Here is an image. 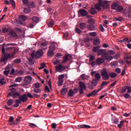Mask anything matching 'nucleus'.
<instances>
[{
  "label": "nucleus",
  "mask_w": 131,
  "mask_h": 131,
  "mask_svg": "<svg viewBox=\"0 0 131 131\" xmlns=\"http://www.w3.org/2000/svg\"><path fill=\"white\" fill-rule=\"evenodd\" d=\"M19 99L15 100V104H13V107L18 108L19 107V104H20L21 102H25L28 100V97L26 94L20 95Z\"/></svg>",
  "instance_id": "3"
},
{
  "label": "nucleus",
  "mask_w": 131,
  "mask_h": 131,
  "mask_svg": "<svg viewBox=\"0 0 131 131\" xmlns=\"http://www.w3.org/2000/svg\"><path fill=\"white\" fill-rule=\"evenodd\" d=\"M20 18L22 20V21H24L26 20L27 17L24 15H21L20 16Z\"/></svg>",
  "instance_id": "56"
},
{
  "label": "nucleus",
  "mask_w": 131,
  "mask_h": 131,
  "mask_svg": "<svg viewBox=\"0 0 131 131\" xmlns=\"http://www.w3.org/2000/svg\"><path fill=\"white\" fill-rule=\"evenodd\" d=\"M33 59L34 58H32L28 59V61H29L30 65H33L34 64V62L33 60Z\"/></svg>",
  "instance_id": "46"
},
{
  "label": "nucleus",
  "mask_w": 131,
  "mask_h": 131,
  "mask_svg": "<svg viewBox=\"0 0 131 131\" xmlns=\"http://www.w3.org/2000/svg\"><path fill=\"white\" fill-rule=\"evenodd\" d=\"M68 92V88L67 86H64L62 90L61 91V94L62 95H64Z\"/></svg>",
  "instance_id": "19"
},
{
  "label": "nucleus",
  "mask_w": 131,
  "mask_h": 131,
  "mask_svg": "<svg viewBox=\"0 0 131 131\" xmlns=\"http://www.w3.org/2000/svg\"><path fill=\"white\" fill-rule=\"evenodd\" d=\"M99 28L101 32H104V31H105L104 28H103V27L102 25H100L99 26Z\"/></svg>",
  "instance_id": "60"
},
{
  "label": "nucleus",
  "mask_w": 131,
  "mask_h": 131,
  "mask_svg": "<svg viewBox=\"0 0 131 131\" xmlns=\"http://www.w3.org/2000/svg\"><path fill=\"white\" fill-rule=\"evenodd\" d=\"M2 54L4 55L1 58V62L7 64L8 62V59H13L14 56L16 55V52H13L12 53H6L5 48L4 47H2Z\"/></svg>",
  "instance_id": "1"
},
{
  "label": "nucleus",
  "mask_w": 131,
  "mask_h": 131,
  "mask_svg": "<svg viewBox=\"0 0 131 131\" xmlns=\"http://www.w3.org/2000/svg\"><path fill=\"white\" fill-rule=\"evenodd\" d=\"M126 90H127V86H124L122 88V93H125V92H126Z\"/></svg>",
  "instance_id": "39"
},
{
  "label": "nucleus",
  "mask_w": 131,
  "mask_h": 131,
  "mask_svg": "<svg viewBox=\"0 0 131 131\" xmlns=\"http://www.w3.org/2000/svg\"><path fill=\"white\" fill-rule=\"evenodd\" d=\"M89 12L92 15H95L98 13V12L94 8H91L90 10H89Z\"/></svg>",
  "instance_id": "18"
},
{
  "label": "nucleus",
  "mask_w": 131,
  "mask_h": 131,
  "mask_svg": "<svg viewBox=\"0 0 131 131\" xmlns=\"http://www.w3.org/2000/svg\"><path fill=\"white\" fill-rule=\"evenodd\" d=\"M7 104L8 106H11L12 104H13V99H8Z\"/></svg>",
  "instance_id": "34"
},
{
  "label": "nucleus",
  "mask_w": 131,
  "mask_h": 131,
  "mask_svg": "<svg viewBox=\"0 0 131 131\" xmlns=\"http://www.w3.org/2000/svg\"><path fill=\"white\" fill-rule=\"evenodd\" d=\"M115 53L114 51L110 50L107 52V53H104V54L102 55V58L106 59V61H111L114 59L113 55H115Z\"/></svg>",
  "instance_id": "4"
},
{
  "label": "nucleus",
  "mask_w": 131,
  "mask_h": 131,
  "mask_svg": "<svg viewBox=\"0 0 131 131\" xmlns=\"http://www.w3.org/2000/svg\"><path fill=\"white\" fill-rule=\"evenodd\" d=\"M102 58H98L97 59H96V62L97 63V64H98V66H101L102 64H103L104 63V62H105V58L102 57Z\"/></svg>",
  "instance_id": "14"
},
{
  "label": "nucleus",
  "mask_w": 131,
  "mask_h": 131,
  "mask_svg": "<svg viewBox=\"0 0 131 131\" xmlns=\"http://www.w3.org/2000/svg\"><path fill=\"white\" fill-rule=\"evenodd\" d=\"M76 93L72 89H70V91H69V97H72Z\"/></svg>",
  "instance_id": "23"
},
{
  "label": "nucleus",
  "mask_w": 131,
  "mask_h": 131,
  "mask_svg": "<svg viewBox=\"0 0 131 131\" xmlns=\"http://www.w3.org/2000/svg\"><path fill=\"white\" fill-rule=\"evenodd\" d=\"M32 20L34 23H37L39 22V18L36 16H34L32 18Z\"/></svg>",
  "instance_id": "30"
},
{
  "label": "nucleus",
  "mask_w": 131,
  "mask_h": 131,
  "mask_svg": "<svg viewBox=\"0 0 131 131\" xmlns=\"http://www.w3.org/2000/svg\"><path fill=\"white\" fill-rule=\"evenodd\" d=\"M50 50H51L53 51L54 52V51L55 50V49H56V47L54 45H51L50 47Z\"/></svg>",
  "instance_id": "41"
},
{
  "label": "nucleus",
  "mask_w": 131,
  "mask_h": 131,
  "mask_svg": "<svg viewBox=\"0 0 131 131\" xmlns=\"http://www.w3.org/2000/svg\"><path fill=\"white\" fill-rule=\"evenodd\" d=\"M75 32H76L78 34H79V33H81V31L78 28H75Z\"/></svg>",
  "instance_id": "63"
},
{
  "label": "nucleus",
  "mask_w": 131,
  "mask_h": 131,
  "mask_svg": "<svg viewBox=\"0 0 131 131\" xmlns=\"http://www.w3.org/2000/svg\"><path fill=\"white\" fill-rule=\"evenodd\" d=\"M92 94L93 96H96V95H98V93H97L96 90H93V92H92Z\"/></svg>",
  "instance_id": "59"
},
{
  "label": "nucleus",
  "mask_w": 131,
  "mask_h": 131,
  "mask_svg": "<svg viewBox=\"0 0 131 131\" xmlns=\"http://www.w3.org/2000/svg\"><path fill=\"white\" fill-rule=\"evenodd\" d=\"M45 93H46V92L50 93V90L48 86H45Z\"/></svg>",
  "instance_id": "61"
},
{
  "label": "nucleus",
  "mask_w": 131,
  "mask_h": 131,
  "mask_svg": "<svg viewBox=\"0 0 131 131\" xmlns=\"http://www.w3.org/2000/svg\"><path fill=\"white\" fill-rule=\"evenodd\" d=\"M20 95V94L18 92H10L9 93L8 96H11L13 98H16L17 96H18V98L19 97Z\"/></svg>",
  "instance_id": "13"
},
{
  "label": "nucleus",
  "mask_w": 131,
  "mask_h": 131,
  "mask_svg": "<svg viewBox=\"0 0 131 131\" xmlns=\"http://www.w3.org/2000/svg\"><path fill=\"white\" fill-rule=\"evenodd\" d=\"M22 80V78L19 77H17L15 79V82H18V83H20L21 82Z\"/></svg>",
  "instance_id": "45"
},
{
  "label": "nucleus",
  "mask_w": 131,
  "mask_h": 131,
  "mask_svg": "<svg viewBox=\"0 0 131 131\" xmlns=\"http://www.w3.org/2000/svg\"><path fill=\"white\" fill-rule=\"evenodd\" d=\"M13 62L14 63L19 64L21 62V59H16L13 60Z\"/></svg>",
  "instance_id": "43"
},
{
  "label": "nucleus",
  "mask_w": 131,
  "mask_h": 131,
  "mask_svg": "<svg viewBox=\"0 0 131 131\" xmlns=\"http://www.w3.org/2000/svg\"><path fill=\"white\" fill-rule=\"evenodd\" d=\"M57 59L58 58H56V60L54 61V65H55V66L57 65L60 62V60H58Z\"/></svg>",
  "instance_id": "52"
},
{
  "label": "nucleus",
  "mask_w": 131,
  "mask_h": 131,
  "mask_svg": "<svg viewBox=\"0 0 131 131\" xmlns=\"http://www.w3.org/2000/svg\"><path fill=\"white\" fill-rule=\"evenodd\" d=\"M24 11L25 13H29L31 12V9L29 7L26 8L24 9Z\"/></svg>",
  "instance_id": "37"
},
{
  "label": "nucleus",
  "mask_w": 131,
  "mask_h": 131,
  "mask_svg": "<svg viewBox=\"0 0 131 131\" xmlns=\"http://www.w3.org/2000/svg\"><path fill=\"white\" fill-rule=\"evenodd\" d=\"M127 90H128L127 93H131V86H127Z\"/></svg>",
  "instance_id": "64"
},
{
  "label": "nucleus",
  "mask_w": 131,
  "mask_h": 131,
  "mask_svg": "<svg viewBox=\"0 0 131 131\" xmlns=\"http://www.w3.org/2000/svg\"><path fill=\"white\" fill-rule=\"evenodd\" d=\"M41 90L40 89H34V92L37 94L41 93Z\"/></svg>",
  "instance_id": "44"
},
{
  "label": "nucleus",
  "mask_w": 131,
  "mask_h": 131,
  "mask_svg": "<svg viewBox=\"0 0 131 131\" xmlns=\"http://www.w3.org/2000/svg\"><path fill=\"white\" fill-rule=\"evenodd\" d=\"M35 5L34 3V2H29L27 5V7H28L29 8H34L35 7Z\"/></svg>",
  "instance_id": "28"
},
{
  "label": "nucleus",
  "mask_w": 131,
  "mask_h": 131,
  "mask_svg": "<svg viewBox=\"0 0 131 131\" xmlns=\"http://www.w3.org/2000/svg\"><path fill=\"white\" fill-rule=\"evenodd\" d=\"M95 77L96 80V82L99 81L101 79V76L99 73H96L95 74Z\"/></svg>",
  "instance_id": "24"
},
{
  "label": "nucleus",
  "mask_w": 131,
  "mask_h": 131,
  "mask_svg": "<svg viewBox=\"0 0 131 131\" xmlns=\"http://www.w3.org/2000/svg\"><path fill=\"white\" fill-rule=\"evenodd\" d=\"M89 35L91 37H95V36H96L97 35V33L96 32H90L89 33Z\"/></svg>",
  "instance_id": "33"
},
{
  "label": "nucleus",
  "mask_w": 131,
  "mask_h": 131,
  "mask_svg": "<svg viewBox=\"0 0 131 131\" xmlns=\"http://www.w3.org/2000/svg\"><path fill=\"white\" fill-rule=\"evenodd\" d=\"M102 7V0H98V3L95 5V8L97 11H101Z\"/></svg>",
  "instance_id": "10"
},
{
  "label": "nucleus",
  "mask_w": 131,
  "mask_h": 131,
  "mask_svg": "<svg viewBox=\"0 0 131 131\" xmlns=\"http://www.w3.org/2000/svg\"><path fill=\"white\" fill-rule=\"evenodd\" d=\"M115 19L116 21H119L121 22V21H122V17H119V18L115 17Z\"/></svg>",
  "instance_id": "57"
},
{
  "label": "nucleus",
  "mask_w": 131,
  "mask_h": 131,
  "mask_svg": "<svg viewBox=\"0 0 131 131\" xmlns=\"http://www.w3.org/2000/svg\"><path fill=\"white\" fill-rule=\"evenodd\" d=\"M23 73H24L23 71L19 70V71H17L16 73H15V75L19 74L20 75H23Z\"/></svg>",
  "instance_id": "49"
},
{
  "label": "nucleus",
  "mask_w": 131,
  "mask_h": 131,
  "mask_svg": "<svg viewBox=\"0 0 131 131\" xmlns=\"http://www.w3.org/2000/svg\"><path fill=\"white\" fill-rule=\"evenodd\" d=\"M86 89L85 83L83 82L79 81V86L78 90L79 91V94L82 95L84 94V90L85 91Z\"/></svg>",
  "instance_id": "7"
},
{
  "label": "nucleus",
  "mask_w": 131,
  "mask_h": 131,
  "mask_svg": "<svg viewBox=\"0 0 131 131\" xmlns=\"http://www.w3.org/2000/svg\"><path fill=\"white\" fill-rule=\"evenodd\" d=\"M104 53V50L103 49H99L98 52H97V55L98 56H101V55H103Z\"/></svg>",
  "instance_id": "26"
},
{
  "label": "nucleus",
  "mask_w": 131,
  "mask_h": 131,
  "mask_svg": "<svg viewBox=\"0 0 131 131\" xmlns=\"http://www.w3.org/2000/svg\"><path fill=\"white\" fill-rule=\"evenodd\" d=\"M78 126L80 128H85L86 129L91 128V126L87 125H78Z\"/></svg>",
  "instance_id": "32"
},
{
  "label": "nucleus",
  "mask_w": 131,
  "mask_h": 131,
  "mask_svg": "<svg viewBox=\"0 0 131 131\" xmlns=\"http://www.w3.org/2000/svg\"><path fill=\"white\" fill-rule=\"evenodd\" d=\"M110 83V81H103L101 84V87L103 89V87L105 86H107L108 85V84H109Z\"/></svg>",
  "instance_id": "25"
},
{
  "label": "nucleus",
  "mask_w": 131,
  "mask_h": 131,
  "mask_svg": "<svg viewBox=\"0 0 131 131\" xmlns=\"http://www.w3.org/2000/svg\"><path fill=\"white\" fill-rule=\"evenodd\" d=\"M67 68V66H63L61 64H59L58 66L56 67V71L57 72L61 73L65 71Z\"/></svg>",
  "instance_id": "9"
},
{
  "label": "nucleus",
  "mask_w": 131,
  "mask_h": 131,
  "mask_svg": "<svg viewBox=\"0 0 131 131\" xmlns=\"http://www.w3.org/2000/svg\"><path fill=\"white\" fill-rule=\"evenodd\" d=\"M91 66L93 68H96L97 67V66H98L96 61H92L91 62Z\"/></svg>",
  "instance_id": "38"
},
{
  "label": "nucleus",
  "mask_w": 131,
  "mask_h": 131,
  "mask_svg": "<svg viewBox=\"0 0 131 131\" xmlns=\"http://www.w3.org/2000/svg\"><path fill=\"white\" fill-rule=\"evenodd\" d=\"M64 78V74H61L60 75H59V78H58V80H63Z\"/></svg>",
  "instance_id": "58"
},
{
  "label": "nucleus",
  "mask_w": 131,
  "mask_h": 131,
  "mask_svg": "<svg viewBox=\"0 0 131 131\" xmlns=\"http://www.w3.org/2000/svg\"><path fill=\"white\" fill-rule=\"evenodd\" d=\"M124 97L126 99H129V98H130V95L128 93H126L124 95Z\"/></svg>",
  "instance_id": "51"
},
{
  "label": "nucleus",
  "mask_w": 131,
  "mask_h": 131,
  "mask_svg": "<svg viewBox=\"0 0 131 131\" xmlns=\"http://www.w3.org/2000/svg\"><path fill=\"white\" fill-rule=\"evenodd\" d=\"M15 74H17V70H16V71H15V69H12L11 70V72H10V74H11V75H14V74H15Z\"/></svg>",
  "instance_id": "53"
},
{
  "label": "nucleus",
  "mask_w": 131,
  "mask_h": 131,
  "mask_svg": "<svg viewBox=\"0 0 131 131\" xmlns=\"http://www.w3.org/2000/svg\"><path fill=\"white\" fill-rule=\"evenodd\" d=\"M80 77L81 78V79L83 81L88 80L90 78V77L89 76L86 75L85 74H82V75H81Z\"/></svg>",
  "instance_id": "22"
},
{
  "label": "nucleus",
  "mask_w": 131,
  "mask_h": 131,
  "mask_svg": "<svg viewBox=\"0 0 131 131\" xmlns=\"http://www.w3.org/2000/svg\"><path fill=\"white\" fill-rule=\"evenodd\" d=\"M88 23L89 24H94L95 23V20L94 19H89Z\"/></svg>",
  "instance_id": "47"
},
{
  "label": "nucleus",
  "mask_w": 131,
  "mask_h": 131,
  "mask_svg": "<svg viewBox=\"0 0 131 131\" xmlns=\"http://www.w3.org/2000/svg\"><path fill=\"white\" fill-rule=\"evenodd\" d=\"M102 7L104 9L110 8V3L108 1H104L102 3Z\"/></svg>",
  "instance_id": "15"
},
{
  "label": "nucleus",
  "mask_w": 131,
  "mask_h": 131,
  "mask_svg": "<svg viewBox=\"0 0 131 131\" xmlns=\"http://www.w3.org/2000/svg\"><path fill=\"white\" fill-rule=\"evenodd\" d=\"M9 73H10V70H9V68L8 69H6V70L4 71V74L6 76H9Z\"/></svg>",
  "instance_id": "36"
},
{
  "label": "nucleus",
  "mask_w": 131,
  "mask_h": 131,
  "mask_svg": "<svg viewBox=\"0 0 131 131\" xmlns=\"http://www.w3.org/2000/svg\"><path fill=\"white\" fill-rule=\"evenodd\" d=\"M126 16H128V17L131 18V10L129 9L128 13L126 14Z\"/></svg>",
  "instance_id": "54"
},
{
  "label": "nucleus",
  "mask_w": 131,
  "mask_h": 131,
  "mask_svg": "<svg viewBox=\"0 0 131 131\" xmlns=\"http://www.w3.org/2000/svg\"><path fill=\"white\" fill-rule=\"evenodd\" d=\"M98 82L96 78L92 79V82H89L88 83V88L91 90H93L94 87L97 85Z\"/></svg>",
  "instance_id": "8"
},
{
  "label": "nucleus",
  "mask_w": 131,
  "mask_h": 131,
  "mask_svg": "<svg viewBox=\"0 0 131 131\" xmlns=\"http://www.w3.org/2000/svg\"><path fill=\"white\" fill-rule=\"evenodd\" d=\"M40 85L39 83H38V82L34 84V87H35L36 89H39V88H40Z\"/></svg>",
  "instance_id": "55"
},
{
  "label": "nucleus",
  "mask_w": 131,
  "mask_h": 131,
  "mask_svg": "<svg viewBox=\"0 0 131 131\" xmlns=\"http://www.w3.org/2000/svg\"><path fill=\"white\" fill-rule=\"evenodd\" d=\"M100 43V40L99 39H96L93 41V44L94 46H97Z\"/></svg>",
  "instance_id": "27"
},
{
  "label": "nucleus",
  "mask_w": 131,
  "mask_h": 131,
  "mask_svg": "<svg viewBox=\"0 0 131 131\" xmlns=\"http://www.w3.org/2000/svg\"><path fill=\"white\" fill-rule=\"evenodd\" d=\"M112 9L117 10L118 12H121L123 11V7L122 6H119L117 2H114L112 5Z\"/></svg>",
  "instance_id": "6"
},
{
  "label": "nucleus",
  "mask_w": 131,
  "mask_h": 131,
  "mask_svg": "<svg viewBox=\"0 0 131 131\" xmlns=\"http://www.w3.org/2000/svg\"><path fill=\"white\" fill-rule=\"evenodd\" d=\"M10 2L12 7L13 8V9H15V8H16V4L15 3V1H14V0H10Z\"/></svg>",
  "instance_id": "35"
},
{
  "label": "nucleus",
  "mask_w": 131,
  "mask_h": 131,
  "mask_svg": "<svg viewBox=\"0 0 131 131\" xmlns=\"http://www.w3.org/2000/svg\"><path fill=\"white\" fill-rule=\"evenodd\" d=\"M45 65H46V64L45 63H41V67L40 68H39V70H41L44 69Z\"/></svg>",
  "instance_id": "62"
},
{
  "label": "nucleus",
  "mask_w": 131,
  "mask_h": 131,
  "mask_svg": "<svg viewBox=\"0 0 131 131\" xmlns=\"http://www.w3.org/2000/svg\"><path fill=\"white\" fill-rule=\"evenodd\" d=\"M86 27V25L85 23H81L80 25H79V28L81 29H84Z\"/></svg>",
  "instance_id": "29"
},
{
  "label": "nucleus",
  "mask_w": 131,
  "mask_h": 131,
  "mask_svg": "<svg viewBox=\"0 0 131 131\" xmlns=\"http://www.w3.org/2000/svg\"><path fill=\"white\" fill-rule=\"evenodd\" d=\"M95 26L94 24H89L87 26V29L90 31H95Z\"/></svg>",
  "instance_id": "17"
},
{
  "label": "nucleus",
  "mask_w": 131,
  "mask_h": 131,
  "mask_svg": "<svg viewBox=\"0 0 131 131\" xmlns=\"http://www.w3.org/2000/svg\"><path fill=\"white\" fill-rule=\"evenodd\" d=\"M78 14L79 16L82 17H85L88 16V12L84 9H80L78 11Z\"/></svg>",
  "instance_id": "12"
},
{
  "label": "nucleus",
  "mask_w": 131,
  "mask_h": 131,
  "mask_svg": "<svg viewBox=\"0 0 131 131\" xmlns=\"http://www.w3.org/2000/svg\"><path fill=\"white\" fill-rule=\"evenodd\" d=\"M54 51L49 50V51L48 52V55L49 56V57H53V56H54Z\"/></svg>",
  "instance_id": "31"
},
{
  "label": "nucleus",
  "mask_w": 131,
  "mask_h": 131,
  "mask_svg": "<svg viewBox=\"0 0 131 131\" xmlns=\"http://www.w3.org/2000/svg\"><path fill=\"white\" fill-rule=\"evenodd\" d=\"M94 60H95V57H94V56L91 55V56H90L89 61H90V62H93V61H94Z\"/></svg>",
  "instance_id": "48"
},
{
  "label": "nucleus",
  "mask_w": 131,
  "mask_h": 131,
  "mask_svg": "<svg viewBox=\"0 0 131 131\" xmlns=\"http://www.w3.org/2000/svg\"><path fill=\"white\" fill-rule=\"evenodd\" d=\"M101 48V47L98 45L97 46L93 47L92 49V52L93 53H98V51L99 50V49Z\"/></svg>",
  "instance_id": "21"
},
{
  "label": "nucleus",
  "mask_w": 131,
  "mask_h": 131,
  "mask_svg": "<svg viewBox=\"0 0 131 131\" xmlns=\"http://www.w3.org/2000/svg\"><path fill=\"white\" fill-rule=\"evenodd\" d=\"M10 34L13 37H16V36H17L16 32L13 31H10Z\"/></svg>",
  "instance_id": "50"
},
{
  "label": "nucleus",
  "mask_w": 131,
  "mask_h": 131,
  "mask_svg": "<svg viewBox=\"0 0 131 131\" xmlns=\"http://www.w3.org/2000/svg\"><path fill=\"white\" fill-rule=\"evenodd\" d=\"M101 75L102 78L104 81H107L110 79V77L111 78H115L117 77V74L114 72H111L108 73L106 69H103L101 71Z\"/></svg>",
  "instance_id": "2"
},
{
  "label": "nucleus",
  "mask_w": 131,
  "mask_h": 131,
  "mask_svg": "<svg viewBox=\"0 0 131 131\" xmlns=\"http://www.w3.org/2000/svg\"><path fill=\"white\" fill-rule=\"evenodd\" d=\"M30 55L32 59H34V58L39 59V58H40V57H41V56L43 55V51L41 49H40L37 51L36 53H35V51L33 50Z\"/></svg>",
  "instance_id": "5"
},
{
  "label": "nucleus",
  "mask_w": 131,
  "mask_h": 131,
  "mask_svg": "<svg viewBox=\"0 0 131 131\" xmlns=\"http://www.w3.org/2000/svg\"><path fill=\"white\" fill-rule=\"evenodd\" d=\"M11 46H15V43H11L7 44L5 45L6 49L7 50H12L14 49V47Z\"/></svg>",
  "instance_id": "16"
},
{
  "label": "nucleus",
  "mask_w": 131,
  "mask_h": 131,
  "mask_svg": "<svg viewBox=\"0 0 131 131\" xmlns=\"http://www.w3.org/2000/svg\"><path fill=\"white\" fill-rule=\"evenodd\" d=\"M123 123H124V121H121L120 122V124L118 125V127L119 128L121 129L122 128V125H123Z\"/></svg>",
  "instance_id": "42"
},
{
  "label": "nucleus",
  "mask_w": 131,
  "mask_h": 131,
  "mask_svg": "<svg viewBox=\"0 0 131 131\" xmlns=\"http://www.w3.org/2000/svg\"><path fill=\"white\" fill-rule=\"evenodd\" d=\"M69 56H70L69 54L64 55V56H63V60L62 61L61 64L65 63H66V62H68V61L69 60V58H68Z\"/></svg>",
  "instance_id": "20"
},
{
  "label": "nucleus",
  "mask_w": 131,
  "mask_h": 131,
  "mask_svg": "<svg viewBox=\"0 0 131 131\" xmlns=\"http://www.w3.org/2000/svg\"><path fill=\"white\" fill-rule=\"evenodd\" d=\"M5 81V78H2L0 79V84H2V85H4V84H6V82Z\"/></svg>",
  "instance_id": "40"
},
{
  "label": "nucleus",
  "mask_w": 131,
  "mask_h": 131,
  "mask_svg": "<svg viewBox=\"0 0 131 131\" xmlns=\"http://www.w3.org/2000/svg\"><path fill=\"white\" fill-rule=\"evenodd\" d=\"M32 80V77L30 76H26L24 78V84L28 85L30 84Z\"/></svg>",
  "instance_id": "11"
}]
</instances>
